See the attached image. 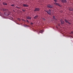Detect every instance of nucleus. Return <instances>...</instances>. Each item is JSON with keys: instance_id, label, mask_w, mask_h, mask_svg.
I'll list each match as a JSON object with an SVG mask.
<instances>
[{"instance_id": "23", "label": "nucleus", "mask_w": 73, "mask_h": 73, "mask_svg": "<svg viewBox=\"0 0 73 73\" xmlns=\"http://www.w3.org/2000/svg\"><path fill=\"white\" fill-rule=\"evenodd\" d=\"M54 2H56L57 1L56 0H54Z\"/></svg>"}, {"instance_id": "14", "label": "nucleus", "mask_w": 73, "mask_h": 73, "mask_svg": "<svg viewBox=\"0 0 73 73\" xmlns=\"http://www.w3.org/2000/svg\"><path fill=\"white\" fill-rule=\"evenodd\" d=\"M53 19L54 20L56 21V19L55 18V16H53Z\"/></svg>"}, {"instance_id": "5", "label": "nucleus", "mask_w": 73, "mask_h": 73, "mask_svg": "<svg viewBox=\"0 0 73 73\" xmlns=\"http://www.w3.org/2000/svg\"><path fill=\"white\" fill-rule=\"evenodd\" d=\"M54 4L56 5H57L59 7H61L60 5V4H59L58 3H54Z\"/></svg>"}, {"instance_id": "9", "label": "nucleus", "mask_w": 73, "mask_h": 73, "mask_svg": "<svg viewBox=\"0 0 73 73\" xmlns=\"http://www.w3.org/2000/svg\"><path fill=\"white\" fill-rule=\"evenodd\" d=\"M69 10L70 11H73V8L72 7H70L69 9Z\"/></svg>"}, {"instance_id": "13", "label": "nucleus", "mask_w": 73, "mask_h": 73, "mask_svg": "<svg viewBox=\"0 0 73 73\" xmlns=\"http://www.w3.org/2000/svg\"><path fill=\"white\" fill-rule=\"evenodd\" d=\"M2 10H3L4 11H6L8 10L5 9H2Z\"/></svg>"}, {"instance_id": "8", "label": "nucleus", "mask_w": 73, "mask_h": 73, "mask_svg": "<svg viewBox=\"0 0 73 73\" xmlns=\"http://www.w3.org/2000/svg\"><path fill=\"white\" fill-rule=\"evenodd\" d=\"M38 15H36V16H35V17H34V19H37V18H38Z\"/></svg>"}, {"instance_id": "15", "label": "nucleus", "mask_w": 73, "mask_h": 73, "mask_svg": "<svg viewBox=\"0 0 73 73\" xmlns=\"http://www.w3.org/2000/svg\"><path fill=\"white\" fill-rule=\"evenodd\" d=\"M17 19L18 20V21H21V19H20V18H18Z\"/></svg>"}, {"instance_id": "6", "label": "nucleus", "mask_w": 73, "mask_h": 73, "mask_svg": "<svg viewBox=\"0 0 73 73\" xmlns=\"http://www.w3.org/2000/svg\"><path fill=\"white\" fill-rule=\"evenodd\" d=\"M23 6L24 7H29V5L27 4H23Z\"/></svg>"}, {"instance_id": "27", "label": "nucleus", "mask_w": 73, "mask_h": 73, "mask_svg": "<svg viewBox=\"0 0 73 73\" xmlns=\"http://www.w3.org/2000/svg\"><path fill=\"white\" fill-rule=\"evenodd\" d=\"M41 32H42V31H41Z\"/></svg>"}, {"instance_id": "22", "label": "nucleus", "mask_w": 73, "mask_h": 73, "mask_svg": "<svg viewBox=\"0 0 73 73\" xmlns=\"http://www.w3.org/2000/svg\"><path fill=\"white\" fill-rule=\"evenodd\" d=\"M30 24L31 25H33V23H32V22H31V23H30Z\"/></svg>"}, {"instance_id": "18", "label": "nucleus", "mask_w": 73, "mask_h": 73, "mask_svg": "<svg viewBox=\"0 0 73 73\" xmlns=\"http://www.w3.org/2000/svg\"><path fill=\"white\" fill-rule=\"evenodd\" d=\"M70 34L73 35V32H72V31L71 32V33H70Z\"/></svg>"}, {"instance_id": "1", "label": "nucleus", "mask_w": 73, "mask_h": 73, "mask_svg": "<svg viewBox=\"0 0 73 73\" xmlns=\"http://www.w3.org/2000/svg\"><path fill=\"white\" fill-rule=\"evenodd\" d=\"M64 22H65L66 23H68L69 25H71V23H70V20L65 19L64 20Z\"/></svg>"}, {"instance_id": "2", "label": "nucleus", "mask_w": 73, "mask_h": 73, "mask_svg": "<svg viewBox=\"0 0 73 73\" xmlns=\"http://www.w3.org/2000/svg\"><path fill=\"white\" fill-rule=\"evenodd\" d=\"M46 12L47 13V14L49 15H51V10L50 9L48 10V11H46Z\"/></svg>"}, {"instance_id": "21", "label": "nucleus", "mask_w": 73, "mask_h": 73, "mask_svg": "<svg viewBox=\"0 0 73 73\" xmlns=\"http://www.w3.org/2000/svg\"><path fill=\"white\" fill-rule=\"evenodd\" d=\"M23 21L24 22H25L26 21L25 20H24V19H23Z\"/></svg>"}, {"instance_id": "4", "label": "nucleus", "mask_w": 73, "mask_h": 73, "mask_svg": "<svg viewBox=\"0 0 73 73\" xmlns=\"http://www.w3.org/2000/svg\"><path fill=\"white\" fill-rule=\"evenodd\" d=\"M47 8H49L50 9H52L53 7V6L52 5H48L47 6Z\"/></svg>"}, {"instance_id": "26", "label": "nucleus", "mask_w": 73, "mask_h": 73, "mask_svg": "<svg viewBox=\"0 0 73 73\" xmlns=\"http://www.w3.org/2000/svg\"><path fill=\"white\" fill-rule=\"evenodd\" d=\"M1 0H0V1H1Z\"/></svg>"}, {"instance_id": "24", "label": "nucleus", "mask_w": 73, "mask_h": 73, "mask_svg": "<svg viewBox=\"0 0 73 73\" xmlns=\"http://www.w3.org/2000/svg\"><path fill=\"white\" fill-rule=\"evenodd\" d=\"M11 6H12V7H13L14 6V5H11Z\"/></svg>"}, {"instance_id": "12", "label": "nucleus", "mask_w": 73, "mask_h": 73, "mask_svg": "<svg viewBox=\"0 0 73 73\" xmlns=\"http://www.w3.org/2000/svg\"><path fill=\"white\" fill-rule=\"evenodd\" d=\"M27 19L31 20V17H30L29 16H28L27 17Z\"/></svg>"}, {"instance_id": "16", "label": "nucleus", "mask_w": 73, "mask_h": 73, "mask_svg": "<svg viewBox=\"0 0 73 73\" xmlns=\"http://www.w3.org/2000/svg\"><path fill=\"white\" fill-rule=\"evenodd\" d=\"M16 8H17L18 9H20V7H16Z\"/></svg>"}, {"instance_id": "25", "label": "nucleus", "mask_w": 73, "mask_h": 73, "mask_svg": "<svg viewBox=\"0 0 73 73\" xmlns=\"http://www.w3.org/2000/svg\"><path fill=\"white\" fill-rule=\"evenodd\" d=\"M43 20H44V21L45 20V19L44 18H43Z\"/></svg>"}, {"instance_id": "10", "label": "nucleus", "mask_w": 73, "mask_h": 73, "mask_svg": "<svg viewBox=\"0 0 73 73\" xmlns=\"http://www.w3.org/2000/svg\"><path fill=\"white\" fill-rule=\"evenodd\" d=\"M61 1L63 3H66L67 2V1H66V0H61Z\"/></svg>"}, {"instance_id": "3", "label": "nucleus", "mask_w": 73, "mask_h": 73, "mask_svg": "<svg viewBox=\"0 0 73 73\" xmlns=\"http://www.w3.org/2000/svg\"><path fill=\"white\" fill-rule=\"evenodd\" d=\"M40 8H35V9L34 10V12L38 11H40Z\"/></svg>"}, {"instance_id": "19", "label": "nucleus", "mask_w": 73, "mask_h": 73, "mask_svg": "<svg viewBox=\"0 0 73 73\" xmlns=\"http://www.w3.org/2000/svg\"><path fill=\"white\" fill-rule=\"evenodd\" d=\"M22 11H23V12H25V10H24V9H22Z\"/></svg>"}, {"instance_id": "28", "label": "nucleus", "mask_w": 73, "mask_h": 73, "mask_svg": "<svg viewBox=\"0 0 73 73\" xmlns=\"http://www.w3.org/2000/svg\"><path fill=\"white\" fill-rule=\"evenodd\" d=\"M40 33H41V32H40Z\"/></svg>"}, {"instance_id": "7", "label": "nucleus", "mask_w": 73, "mask_h": 73, "mask_svg": "<svg viewBox=\"0 0 73 73\" xmlns=\"http://www.w3.org/2000/svg\"><path fill=\"white\" fill-rule=\"evenodd\" d=\"M60 22H61V24H62V25H63V24H64V22L62 19L60 20Z\"/></svg>"}, {"instance_id": "11", "label": "nucleus", "mask_w": 73, "mask_h": 73, "mask_svg": "<svg viewBox=\"0 0 73 73\" xmlns=\"http://www.w3.org/2000/svg\"><path fill=\"white\" fill-rule=\"evenodd\" d=\"M2 4H3V5H7V3H5V2L2 3Z\"/></svg>"}, {"instance_id": "20", "label": "nucleus", "mask_w": 73, "mask_h": 73, "mask_svg": "<svg viewBox=\"0 0 73 73\" xmlns=\"http://www.w3.org/2000/svg\"><path fill=\"white\" fill-rule=\"evenodd\" d=\"M26 22H27V23H29V21L27 20H26Z\"/></svg>"}, {"instance_id": "17", "label": "nucleus", "mask_w": 73, "mask_h": 73, "mask_svg": "<svg viewBox=\"0 0 73 73\" xmlns=\"http://www.w3.org/2000/svg\"><path fill=\"white\" fill-rule=\"evenodd\" d=\"M25 27H29V25H25Z\"/></svg>"}]
</instances>
